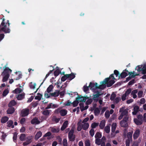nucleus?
Here are the masks:
<instances>
[{
	"label": "nucleus",
	"mask_w": 146,
	"mask_h": 146,
	"mask_svg": "<svg viewBox=\"0 0 146 146\" xmlns=\"http://www.w3.org/2000/svg\"><path fill=\"white\" fill-rule=\"evenodd\" d=\"M13 123V121L12 120H9L7 122V126L9 128L11 127L12 128H13L14 127Z\"/></svg>",
	"instance_id": "10"
},
{
	"label": "nucleus",
	"mask_w": 146,
	"mask_h": 146,
	"mask_svg": "<svg viewBox=\"0 0 146 146\" xmlns=\"http://www.w3.org/2000/svg\"><path fill=\"white\" fill-rule=\"evenodd\" d=\"M29 112L30 110L29 108L23 109L21 111L20 115L22 117H26L29 114Z\"/></svg>",
	"instance_id": "5"
},
{
	"label": "nucleus",
	"mask_w": 146,
	"mask_h": 146,
	"mask_svg": "<svg viewBox=\"0 0 146 146\" xmlns=\"http://www.w3.org/2000/svg\"><path fill=\"white\" fill-rule=\"evenodd\" d=\"M3 135L1 137V139L3 141H5V137L7 136L6 134L4 132H2Z\"/></svg>",
	"instance_id": "53"
},
{
	"label": "nucleus",
	"mask_w": 146,
	"mask_h": 146,
	"mask_svg": "<svg viewBox=\"0 0 146 146\" xmlns=\"http://www.w3.org/2000/svg\"><path fill=\"white\" fill-rule=\"evenodd\" d=\"M78 127L77 128V130L78 131H81L82 129V124L79 121L78 123H77Z\"/></svg>",
	"instance_id": "32"
},
{
	"label": "nucleus",
	"mask_w": 146,
	"mask_h": 146,
	"mask_svg": "<svg viewBox=\"0 0 146 146\" xmlns=\"http://www.w3.org/2000/svg\"><path fill=\"white\" fill-rule=\"evenodd\" d=\"M104 131L107 133H109L110 131V127L109 126H107L104 128Z\"/></svg>",
	"instance_id": "46"
},
{
	"label": "nucleus",
	"mask_w": 146,
	"mask_h": 146,
	"mask_svg": "<svg viewBox=\"0 0 146 146\" xmlns=\"http://www.w3.org/2000/svg\"><path fill=\"white\" fill-rule=\"evenodd\" d=\"M22 91V90L20 88H17L13 90V92L15 94H17L21 92Z\"/></svg>",
	"instance_id": "33"
},
{
	"label": "nucleus",
	"mask_w": 146,
	"mask_h": 146,
	"mask_svg": "<svg viewBox=\"0 0 146 146\" xmlns=\"http://www.w3.org/2000/svg\"><path fill=\"white\" fill-rule=\"evenodd\" d=\"M131 88H129L127 90L125 94L127 96H128L131 92Z\"/></svg>",
	"instance_id": "55"
},
{
	"label": "nucleus",
	"mask_w": 146,
	"mask_h": 146,
	"mask_svg": "<svg viewBox=\"0 0 146 146\" xmlns=\"http://www.w3.org/2000/svg\"><path fill=\"white\" fill-rule=\"evenodd\" d=\"M82 129L84 130L87 129L89 127V123H84V124H82Z\"/></svg>",
	"instance_id": "28"
},
{
	"label": "nucleus",
	"mask_w": 146,
	"mask_h": 146,
	"mask_svg": "<svg viewBox=\"0 0 146 146\" xmlns=\"http://www.w3.org/2000/svg\"><path fill=\"white\" fill-rule=\"evenodd\" d=\"M52 120L53 121L55 122L56 123H58L60 120V118H57L55 117L52 118Z\"/></svg>",
	"instance_id": "54"
},
{
	"label": "nucleus",
	"mask_w": 146,
	"mask_h": 146,
	"mask_svg": "<svg viewBox=\"0 0 146 146\" xmlns=\"http://www.w3.org/2000/svg\"><path fill=\"white\" fill-rule=\"evenodd\" d=\"M80 98H76V100L72 103L73 107H76L77 106L79 103V100H80Z\"/></svg>",
	"instance_id": "16"
},
{
	"label": "nucleus",
	"mask_w": 146,
	"mask_h": 146,
	"mask_svg": "<svg viewBox=\"0 0 146 146\" xmlns=\"http://www.w3.org/2000/svg\"><path fill=\"white\" fill-rule=\"evenodd\" d=\"M17 104V102L14 100H13L9 102L8 106L9 107H12L13 106H15Z\"/></svg>",
	"instance_id": "24"
},
{
	"label": "nucleus",
	"mask_w": 146,
	"mask_h": 146,
	"mask_svg": "<svg viewBox=\"0 0 146 146\" xmlns=\"http://www.w3.org/2000/svg\"><path fill=\"white\" fill-rule=\"evenodd\" d=\"M68 124V121L67 120L65 121L61 128V130L62 131L64 130L67 127Z\"/></svg>",
	"instance_id": "11"
},
{
	"label": "nucleus",
	"mask_w": 146,
	"mask_h": 146,
	"mask_svg": "<svg viewBox=\"0 0 146 146\" xmlns=\"http://www.w3.org/2000/svg\"><path fill=\"white\" fill-rule=\"evenodd\" d=\"M9 92V90L7 89L5 90L3 92L2 95L3 96H6L8 93Z\"/></svg>",
	"instance_id": "51"
},
{
	"label": "nucleus",
	"mask_w": 146,
	"mask_h": 146,
	"mask_svg": "<svg viewBox=\"0 0 146 146\" xmlns=\"http://www.w3.org/2000/svg\"><path fill=\"white\" fill-rule=\"evenodd\" d=\"M67 79V76H66V74L65 75H64L61 78V80L62 81L64 82L65 81L66 79Z\"/></svg>",
	"instance_id": "57"
},
{
	"label": "nucleus",
	"mask_w": 146,
	"mask_h": 146,
	"mask_svg": "<svg viewBox=\"0 0 146 146\" xmlns=\"http://www.w3.org/2000/svg\"><path fill=\"white\" fill-rule=\"evenodd\" d=\"M3 75H4V76L3 77V78L2 81L3 82H5L8 80L9 78V77L10 75L8 74L6 75L3 74Z\"/></svg>",
	"instance_id": "31"
},
{
	"label": "nucleus",
	"mask_w": 146,
	"mask_h": 146,
	"mask_svg": "<svg viewBox=\"0 0 146 146\" xmlns=\"http://www.w3.org/2000/svg\"><path fill=\"white\" fill-rule=\"evenodd\" d=\"M37 94L38 95L35 96V100H38L39 101L41 100V98L42 97V95L39 93H38Z\"/></svg>",
	"instance_id": "41"
},
{
	"label": "nucleus",
	"mask_w": 146,
	"mask_h": 146,
	"mask_svg": "<svg viewBox=\"0 0 146 146\" xmlns=\"http://www.w3.org/2000/svg\"><path fill=\"white\" fill-rule=\"evenodd\" d=\"M90 135L91 137H93L94 134V131L93 129H91L89 131Z\"/></svg>",
	"instance_id": "58"
},
{
	"label": "nucleus",
	"mask_w": 146,
	"mask_h": 146,
	"mask_svg": "<svg viewBox=\"0 0 146 146\" xmlns=\"http://www.w3.org/2000/svg\"><path fill=\"white\" fill-rule=\"evenodd\" d=\"M17 134L16 133H15L14 134L13 137V141L14 142H16L17 140Z\"/></svg>",
	"instance_id": "62"
},
{
	"label": "nucleus",
	"mask_w": 146,
	"mask_h": 146,
	"mask_svg": "<svg viewBox=\"0 0 146 146\" xmlns=\"http://www.w3.org/2000/svg\"><path fill=\"white\" fill-rule=\"evenodd\" d=\"M72 104V103L70 102L69 100H68L66 102L64 103V105L65 106H70Z\"/></svg>",
	"instance_id": "60"
},
{
	"label": "nucleus",
	"mask_w": 146,
	"mask_h": 146,
	"mask_svg": "<svg viewBox=\"0 0 146 146\" xmlns=\"http://www.w3.org/2000/svg\"><path fill=\"white\" fill-rule=\"evenodd\" d=\"M42 135V133L40 131L38 132L35 136V139L37 140Z\"/></svg>",
	"instance_id": "27"
},
{
	"label": "nucleus",
	"mask_w": 146,
	"mask_h": 146,
	"mask_svg": "<svg viewBox=\"0 0 146 146\" xmlns=\"http://www.w3.org/2000/svg\"><path fill=\"white\" fill-rule=\"evenodd\" d=\"M33 138L32 136H29L26 137V141L30 143L32 141V139Z\"/></svg>",
	"instance_id": "38"
},
{
	"label": "nucleus",
	"mask_w": 146,
	"mask_h": 146,
	"mask_svg": "<svg viewBox=\"0 0 146 146\" xmlns=\"http://www.w3.org/2000/svg\"><path fill=\"white\" fill-rule=\"evenodd\" d=\"M50 95L52 97H56L59 95V90H56L54 93H51Z\"/></svg>",
	"instance_id": "21"
},
{
	"label": "nucleus",
	"mask_w": 146,
	"mask_h": 146,
	"mask_svg": "<svg viewBox=\"0 0 146 146\" xmlns=\"http://www.w3.org/2000/svg\"><path fill=\"white\" fill-rule=\"evenodd\" d=\"M95 142V143L98 145H100L102 143L100 141V139L98 138L96 139Z\"/></svg>",
	"instance_id": "47"
},
{
	"label": "nucleus",
	"mask_w": 146,
	"mask_h": 146,
	"mask_svg": "<svg viewBox=\"0 0 146 146\" xmlns=\"http://www.w3.org/2000/svg\"><path fill=\"white\" fill-rule=\"evenodd\" d=\"M25 96V93H22L18 95L16 98L18 100H21L24 98Z\"/></svg>",
	"instance_id": "25"
},
{
	"label": "nucleus",
	"mask_w": 146,
	"mask_h": 146,
	"mask_svg": "<svg viewBox=\"0 0 146 146\" xmlns=\"http://www.w3.org/2000/svg\"><path fill=\"white\" fill-rule=\"evenodd\" d=\"M68 137L70 141H74L75 140L76 136L75 135H73V136H70Z\"/></svg>",
	"instance_id": "40"
},
{
	"label": "nucleus",
	"mask_w": 146,
	"mask_h": 146,
	"mask_svg": "<svg viewBox=\"0 0 146 146\" xmlns=\"http://www.w3.org/2000/svg\"><path fill=\"white\" fill-rule=\"evenodd\" d=\"M129 116H124L123 120L120 121V124L121 127L126 128L128 126L127 121L129 119Z\"/></svg>",
	"instance_id": "4"
},
{
	"label": "nucleus",
	"mask_w": 146,
	"mask_h": 146,
	"mask_svg": "<svg viewBox=\"0 0 146 146\" xmlns=\"http://www.w3.org/2000/svg\"><path fill=\"white\" fill-rule=\"evenodd\" d=\"M77 98H79L80 100H79L80 102H85L87 99H88V97L82 96L81 95H78Z\"/></svg>",
	"instance_id": "17"
},
{
	"label": "nucleus",
	"mask_w": 146,
	"mask_h": 146,
	"mask_svg": "<svg viewBox=\"0 0 146 146\" xmlns=\"http://www.w3.org/2000/svg\"><path fill=\"white\" fill-rule=\"evenodd\" d=\"M85 146H90V144L89 140L86 141L85 143Z\"/></svg>",
	"instance_id": "64"
},
{
	"label": "nucleus",
	"mask_w": 146,
	"mask_h": 146,
	"mask_svg": "<svg viewBox=\"0 0 146 146\" xmlns=\"http://www.w3.org/2000/svg\"><path fill=\"white\" fill-rule=\"evenodd\" d=\"M109 78H106L102 82H101L102 85H104V86H102L103 89L106 88V86L107 87H110L115 83V82L114 80H110Z\"/></svg>",
	"instance_id": "2"
},
{
	"label": "nucleus",
	"mask_w": 146,
	"mask_h": 146,
	"mask_svg": "<svg viewBox=\"0 0 146 146\" xmlns=\"http://www.w3.org/2000/svg\"><path fill=\"white\" fill-rule=\"evenodd\" d=\"M128 75V74L127 72H124V71H123L122 72L119 76L118 77L119 78H125Z\"/></svg>",
	"instance_id": "19"
},
{
	"label": "nucleus",
	"mask_w": 146,
	"mask_h": 146,
	"mask_svg": "<svg viewBox=\"0 0 146 146\" xmlns=\"http://www.w3.org/2000/svg\"><path fill=\"white\" fill-rule=\"evenodd\" d=\"M53 88V85H50L47 88L46 91L48 93L50 92L52 90Z\"/></svg>",
	"instance_id": "45"
},
{
	"label": "nucleus",
	"mask_w": 146,
	"mask_h": 146,
	"mask_svg": "<svg viewBox=\"0 0 146 146\" xmlns=\"http://www.w3.org/2000/svg\"><path fill=\"white\" fill-rule=\"evenodd\" d=\"M52 111L51 110H46L43 111L42 113L45 116H48L50 115V113Z\"/></svg>",
	"instance_id": "22"
},
{
	"label": "nucleus",
	"mask_w": 146,
	"mask_h": 146,
	"mask_svg": "<svg viewBox=\"0 0 146 146\" xmlns=\"http://www.w3.org/2000/svg\"><path fill=\"white\" fill-rule=\"evenodd\" d=\"M101 137L102 134L100 132H97V133H96L95 136V137L96 139H99L100 138H101Z\"/></svg>",
	"instance_id": "44"
},
{
	"label": "nucleus",
	"mask_w": 146,
	"mask_h": 146,
	"mask_svg": "<svg viewBox=\"0 0 146 146\" xmlns=\"http://www.w3.org/2000/svg\"><path fill=\"white\" fill-rule=\"evenodd\" d=\"M142 73L143 74H146V64L143 65L142 68Z\"/></svg>",
	"instance_id": "43"
},
{
	"label": "nucleus",
	"mask_w": 146,
	"mask_h": 146,
	"mask_svg": "<svg viewBox=\"0 0 146 146\" xmlns=\"http://www.w3.org/2000/svg\"><path fill=\"white\" fill-rule=\"evenodd\" d=\"M132 140L127 139L125 141L126 146H130V143L131 141Z\"/></svg>",
	"instance_id": "63"
},
{
	"label": "nucleus",
	"mask_w": 146,
	"mask_h": 146,
	"mask_svg": "<svg viewBox=\"0 0 146 146\" xmlns=\"http://www.w3.org/2000/svg\"><path fill=\"white\" fill-rule=\"evenodd\" d=\"M36 85V84L35 83H34L33 84V83L31 82L29 83V86L31 88L34 89Z\"/></svg>",
	"instance_id": "42"
},
{
	"label": "nucleus",
	"mask_w": 146,
	"mask_h": 146,
	"mask_svg": "<svg viewBox=\"0 0 146 146\" xmlns=\"http://www.w3.org/2000/svg\"><path fill=\"white\" fill-rule=\"evenodd\" d=\"M143 92L142 91H139L137 94L139 98H141L142 97L143 94Z\"/></svg>",
	"instance_id": "59"
},
{
	"label": "nucleus",
	"mask_w": 146,
	"mask_h": 146,
	"mask_svg": "<svg viewBox=\"0 0 146 146\" xmlns=\"http://www.w3.org/2000/svg\"><path fill=\"white\" fill-rule=\"evenodd\" d=\"M26 135L24 133H22L20 135L19 139L21 141H24L26 138Z\"/></svg>",
	"instance_id": "29"
},
{
	"label": "nucleus",
	"mask_w": 146,
	"mask_h": 146,
	"mask_svg": "<svg viewBox=\"0 0 146 146\" xmlns=\"http://www.w3.org/2000/svg\"><path fill=\"white\" fill-rule=\"evenodd\" d=\"M67 111L66 110L62 109L60 110L59 113L61 116H64L67 114Z\"/></svg>",
	"instance_id": "20"
},
{
	"label": "nucleus",
	"mask_w": 146,
	"mask_h": 146,
	"mask_svg": "<svg viewBox=\"0 0 146 146\" xmlns=\"http://www.w3.org/2000/svg\"><path fill=\"white\" fill-rule=\"evenodd\" d=\"M94 114L95 116H98L100 114V110L98 108H96L94 110Z\"/></svg>",
	"instance_id": "30"
},
{
	"label": "nucleus",
	"mask_w": 146,
	"mask_h": 146,
	"mask_svg": "<svg viewBox=\"0 0 146 146\" xmlns=\"http://www.w3.org/2000/svg\"><path fill=\"white\" fill-rule=\"evenodd\" d=\"M31 123L33 124H38L40 123V121L38 120L37 118L35 117L31 120Z\"/></svg>",
	"instance_id": "14"
},
{
	"label": "nucleus",
	"mask_w": 146,
	"mask_h": 146,
	"mask_svg": "<svg viewBox=\"0 0 146 146\" xmlns=\"http://www.w3.org/2000/svg\"><path fill=\"white\" fill-rule=\"evenodd\" d=\"M137 119L143 122V116L142 115L139 114L138 115Z\"/></svg>",
	"instance_id": "52"
},
{
	"label": "nucleus",
	"mask_w": 146,
	"mask_h": 146,
	"mask_svg": "<svg viewBox=\"0 0 146 146\" xmlns=\"http://www.w3.org/2000/svg\"><path fill=\"white\" fill-rule=\"evenodd\" d=\"M66 76L68 79L70 81L72 80L75 77V75L73 73H71L70 74H66Z\"/></svg>",
	"instance_id": "13"
},
{
	"label": "nucleus",
	"mask_w": 146,
	"mask_h": 146,
	"mask_svg": "<svg viewBox=\"0 0 146 146\" xmlns=\"http://www.w3.org/2000/svg\"><path fill=\"white\" fill-rule=\"evenodd\" d=\"M105 115L106 118H108L109 117L110 115V114L109 111L107 110L106 111L105 113Z\"/></svg>",
	"instance_id": "50"
},
{
	"label": "nucleus",
	"mask_w": 146,
	"mask_h": 146,
	"mask_svg": "<svg viewBox=\"0 0 146 146\" xmlns=\"http://www.w3.org/2000/svg\"><path fill=\"white\" fill-rule=\"evenodd\" d=\"M133 121L137 125H140L142 124L143 122L137 118H134Z\"/></svg>",
	"instance_id": "26"
},
{
	"label": "nucleus",
	"mask_w": 146,
	"mask_h": 146,
	"mask_svg": "<svg viewBox=\"0 0 146 146\" xmlns=\"http://www.w3.org/2000/svg\"><path fill=\"white\" fill-rule=\"evenodd\" d=\"M15 77L14 78L15 80H18L21 78L22 74L20 72H16L15 73Z\"/></svg>",
	"instance_id": "8"
},
{
	"label": "nucleus",
	"mask_w": 146,
	"mask_h": 146,
	"mask_svg": "<svg viewBox=\"0 0 146 146\" xmlns=\"http://www.w3.org/2000/svg\"><path fill=\"white\" fill-rule=\"evenodd\" d=\"M135 72L134 71H133V72H129V73L128 74H131V78H134L135 76H138L139 75L138 74H135Z\"/></svg>",
	"instance_id": "37"
},
{
	"label": "nucleus",
	"mask_w": 146,
	"mask_h": 146,
	"mask_svg": "<svg viewBox=\"0 0 146 146\" xmlns=\"http://www.w3.org/2000/svg\"><path fill=\"white\" fill-rule=\"evenodd\" d=\"M140 134V131L139 129H137L134 132L133 135L134 139H136L139 137Z\"/></svg>",
	"instance_id": "9"
},
{
	"label": "nucleus",
	"mask_w": 146,
	"mask_h": 146,
	"mask_svg": "<svg viewBox=\"0 0 146 146\" xmlns=\"http://www.w3.org/2000/svg\"><path fill=\"white\" fill-rule=\"evenodd\" d=\"M3 68H4V71L3 72L2 74L6 75L8 74L10 75V73L12 72V70L8 67L5 66V68L4 67Z\"/></svg>",
	"instance_id": "7"
},
{
	"label": "nucleus",
	"mask_w": 146,
	"mask_h": 146,
	"mask_svg": "<svg viewBox=\"0 0 146 146\" xmlns=\"http://www.w3.org/2000/svg\"><path fill=\"white\" fill-rule=\"evenodd\" d=\"M116 96V94L114 93V92H113L110 96V100L111 101L113 100L115 98Z\"/></svg>",
	"instance_id": "48"
},
{
	"label": "nucleus",
	"mask_w": 146,
	"mask_h": 146,
	"mask_svg": "<svg viewBox=\"0 0 146 146\" xmlns=\"http://www.w3.org/2000/svg\"><path fill=\"white\" fill-rule=\"evenodd\" d=\"M102 86H104V85H102V84L99 86H98V84L96 82L92 83L90 82V83L89 87L92 90H95L97 89H103Z\"/></svg>",
	"instance_id": "3"
},
{
	"label": "nucleus",
	"mask_w": 146,
	"mask_h": 146,
	"mask_svg": "<svg viewBox=\"0 0 146 146\" xmlns=\"http://www.w3.org/2000/svg\"><path fill=\"white\" fill-rule=\"evenodd\" d=\"M2 21L0 25V32L3 31L5 33H9L11 30L9 28L10 23L9 21L7 20V22L5 21L4 18H2Z\"/></svg>",
	"instance_id": "1"
},
{
	"label": "nucleus",
	"mask_w": 146,
	"mask_h": 146,
	"mask_svg": "<svg viewBox=\"0 0 146 146\" xmlns=\"http://www.w3.org/2000/svg\"><path fill=\"white\" fill-rule=\"evenodd\" d=\"M127 139L132 140V133L131 132H129L127 134Z\"/></svg>",
	"instance_id": "34"
},
{
	"label": "nucleus",
	"mask_w": 146,
	"mask_h": 146,
	"mask_svg": "<svg viewBox=\"0 0 146 146\" xmlns=\"http://www.w3.org/2000/svg\"><path fill=\"white\" fill-rule=\"evenodd\" d=\"M60 70L58 68L54 71V75L56 77L60 74Z\"/></svg>",
	"instance_id": "39"
},
{
	"label": "nucleus",
	"mask_w": 146,
	"mask_h": 146,
	"mask_svg": "<svg viewBox=\"0 0 146 146\" xmlns=\"http://www.w3.org/2000/svg\"><path fill=\"white\" fill-rule=\"evenodd\" d=\"M92 100L93 99L91 98L88 99L86 102V104L87 105H89L92 102Z\"/></svg>",
	"instance_id": "56"
},
{
	"label": "nucleus",
	"mask_w": 146,
	"mask_h": 146,
	"mask_svg": "<svg viewBox=\"0 0 146 146\" xmlns=\"http://www.w3.org/2000/svg\"><path fill=\"white\" fill-rule=\"evenodd\" d=\"M98 125L99 123H98L93 122L91 124V127L92 129H93L98 126Z\"/></svg>",
	"instance_id": "35"
},
{
	"label": "nucleus",
	"mask_w": 146,
	"mask_h": 146,
	"mask_svg": "<svg viewBox=\"0 0 146 146\" xmlns=\"http://www.w3.org/2000/svg\"><path fill=\"white\" fill-rule=\"evenodd\" d=\"M74 129H72L69 132L68 134V137L70 136H73L74 135Z\"/></svg>",
	"instance_id": "49"
},
{
	"label": "nucleus",
	"mask_w": 146,
	"mask_h": 146,
	"mask_svg": "<svg viewBox=\"0 0 146 146\" xmlns=\"http://www.w3.org/2000/svg\"><path fill=\"white\" fill-rule=\"evenodd\" d=\"M106 121L105 120H102L100 123L99 126L101 129H103L104 128L105 125Z\"/></svg>",
	"instance_id": "23"
},
{
	"label": "nucleus",
	"mask_w": 146,
	"mask_h": 146,
	"mask_svg": "<svg viewBox=\"0 0 146 146\" xmlns=\"http://www.w3.org/2000/svg\"><path fill=\"white\" fill-rule=\"evenodd\" d=\"M63 146H67V140L66 139H64L63 141Z\"/></svg>",
	"instance_id": "61"
},
{
	"label": "nucleus",
	"mask_w": 146,
	"mask_h": 146,
	"mask_svg": "<svg viewBox=\"0 0 146 146\" xmlns=\"http://www.w3.org/2000/svg\"><path fill=\"white\" fill-rule=\"evenodd\" d=\"M96 92L97 93L96 94L93 95L92 99L94 101L97 102L98 100V98H99L100 96L103 95V93H101V92H99L98 91H97Z\"/></svg>",
	"instance_id": "6"
},
{
	"label": "nucleus",
	"mask_w": 146,
	"mask_h": 146,
	"mask_svg": "<svg viewBox=\"0 0 146 146\" xmlns=\"http://www.w3.org/2000/svg\"><path fill=\"white\" fill-rule=\"evenodd\" d=\"M15 111V108L13 107H9L7 111V113L8 114H13Z\"/></svg>",
	"instance_id": "12"
},
{
	"label": "nucleus",
	"mask_w": 146,
	"mask_h": 146,
	"mask_svg": "<svg viewBox=\"0 0 146 146\" xmlns=\"http://www.w3.org/2000/svg\"><path fill=\"white\" fill-rule=\"evenodd\" d=\"M117 124L116 123H113L111 125V131L112 132L115 131L116 128Z\"/></svg>",
	"instance_id": "36"
},
{
	"label": "nucleus",
	"mask_w": 146,
	"mask_h": 146,
	"mask_svg": "<svg viewBox=\"0 0 146 146\" xmlns=\"http://www.w3.org/2000/svg\"><path fill=\"white\" fill-rule=\"evenodd\" d=\"M139 109V106H135L133 108V111L132 112V113L133 115H135L138 112Z\"/></svg>",
	"instance_id": "15"
},
{
	"label": "nucleus",
	"mask_w": 146,
	"mask_h": 146,
	"mask_svg": "<svg viewBox=\"0 0 146 146\" xmlns=\"http://www.w3.org/2000/svg\"><path fill=\"white\" fill-rule=\"evenodd\" d=\"M9 118L7 116H4L2 117L1 119V122L2 123H5L8 121Z\"/></svg>",
	"instance_id": "18"
}]
</instances>
